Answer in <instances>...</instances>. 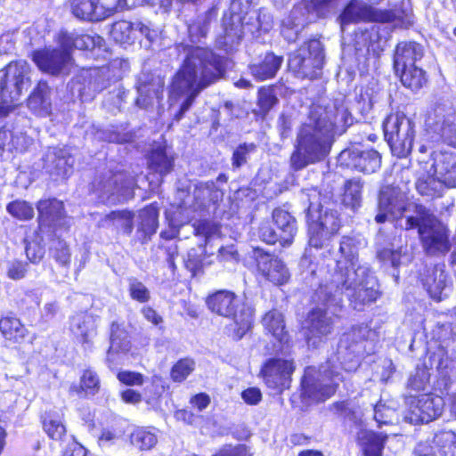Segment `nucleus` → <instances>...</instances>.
<instances>
[{"mask_svg": "<svg viewBox=\"0 0 456 456\" xmlns=\"http://www.w3.org/2000/svg\"><path fill=\"white\" fill-rule=\"evenodd\" d=\"M339 256L330 260L326 266H312L309 259L304 256L301 267L309 265L307 271L319 280V289L315 296L318 298L316 312L311 314H326L334 312L342 301L345 293L354 310L365 311V307L373 303L379 295V284L365 264L358 259V244L351 237H343L339 246Z\"/></svg>", "mask_w": 456, "mask_h": 456, "instance_id": "nucleus-1", "label": "nucleus"}, {"mask_svg": "<svg viewBox=\"0 0 456 456\" xmlns=\"http://www.w3.org/2000/svg\"><path fill=\"white\" fill-rule=\"evenodd\" d=\"M176 49L184 55V59L173 77L169 102L173 106L183 99L175 114V118L179 120L200 93L221 75L222 68L218 58L207 48L179 44Z\"/></svg>", "mask_w": 456, "mask_h": 456, "instance_id": "nucleus-2", "label": "nucleus"}, {"mask_svg": "<svg viewBox=\"0 0 456 456\" xmlns=\"http://www.w3.org/2000/svg\"><path fill=\"white\" fill-rule=\"evenodd\" d=\"M334 108L335 114L321 108L313 110L309 122L300 126L290 157L294 170H301L324 159L330 151L334 127L339 124L348 125L351 118L347 109L343 105Z\"/></svg>", "mask_w": 456, "mask_h": 456, "instance_id": "nucleus-3", "label": "nucleus"}, {"mask_svg": "<svg viewBox=\"0 0 456 456\" xmlns=\"http://www.w3.org/2000/svg\"><path fill=\"white\" fill-rule=\"evenodd\" d=\"M262 323L266 332L273 337L269 353L275 356L264 362L259 376L268 388L281 394L290 387L296 364L292 358L277 356L290 354L294 342L286 329L283 315H263Z\"/></svg>", "mask_w": 456, "mask_h": 456, "instance_id": "nucleus-4", "label": "nucleus"}, {"mask_svg": "<svg viewBox=\"0 0 456 456\" xmlns=\"http://www.w3.org/2000/svg\"><path fill=\"white\" fill-rule=\"evenodd\" d=\"M177 199L180 202L176 210L172 216L169 213L167 215L170 225L174 228H179L188 223L194 212L217 204L223 199V192L213 181L200 182L194 185L192 195L184 191H178Z\"/></svg>", "mask_w": 456, "mask_h": 456, "instance_id": "nucleus-5", "label": "nucleus"}, {"mask_svg": "<svg viewBox=\"0 0 456 456\" xmlns=\"http://www.w3.org/2000/svg\"><path fill=\"white\" fill-rule=\"evenodd\" d=\"M302 200L308 203L306 218L308 224L309 244L314 248H322L330 235L338 232L339 220L335 212L321 213L320 193L315 189L302 191Z\"/></svg>", "mask_w": 456, "mask_h": 456, "instance_id": "nucleus-6", "label": "nucleus"}, {"mask_svg": "<svg viewBox=\"0 0 456 456\" xmlns=\"http://www.w3.org/2000/svg\"><path fill=\"white\" fill-rule=\"evenodd\" d=\"M431 169L434 174H424L416 182L417 191L424 196L440 197L444 187H456V157L448 152H436Z\"/></svg>", "mask_w": 456, "mask_h": 456, "instance_id": "nucleus-7", "label": "nucleus"}, {"mask_svg": "<svg viewBox=\"0 0 456 456\" xmlns=\"http://www.w3.org/2000/svg\"><path fill=\"white\" fill-rule=\"evenodd\" d=\"M29 67L24 61L10 62L0 70V118L5 117L29 86Z\"/></svg>", "mask_w": 456, "mask_h": 456, "instance_id": "nucleus-8", "label": "nucleus"}, {"mask_svg": "<svg viewBox=\"0 0 456 456\" xmlns=\"http://www.w3.org/2000/svg\"><path fill=\"white\" fill-rule=\"evenodd\" d=\"M419 228L423 247L430 255L445 253L449 250L446 228L435 216L422 207L419 208L417 216H410L405 221V229Z\"/></svg>", "mask_w": 456, "mask_h": 456, "instance_id": "nucleus-9", "label": "nucleus"}, {"mask_svg": "<svg viewBox=\"0 0 456 456\" xmlns=\"http://www.w3.org/2000/svg\"><path fill=\"white\" fill-rule=\"evenodd\" d=\"M414 123L402 112L392 113L383 123L385 138L392 152L406 157L412 149L415 136Z\"/></svg>", "mask_w": 456, "mask_h": 456, "instance_id": "nucleus-10", "label": "nucleus"}, {"mask_svg": "<svg viewBox=\"0 0 456 456\" xmlns=\"http://www.w3.org/2000/svg\"><path fill=\"white\" fill-rule=\"evenodd\" d=\"M324 53L322 43L313 39L302 45L289 58V69L302 78L314 79L322 71Z\"/></svg>", "mask_w": 456, "mask_h": 456, "instance_id": "nucleus-11", "label": "nucleus"}, {"mask_svg": "<svg viewBox=\"0 0 456 456\" xmlns=\"http://www.w3.org/2000/svg\"><path fill=\"white\" fill-rule=\"evenodd\" d=\"M426 125L456 148V112L450 102L436 105L428 113Z\"/></svg>", "mask_w": 456, "mask_h": 456, "instance_id": "nucleus-12", "label": "nucleus"}, {"mask_svg": "<svg viewBox=\"0 0 456 456\" xmlns=\"http://www.w3.org/2000/svg\"><path fill=\"white\" fill-rule=\"evenodd\" d=\"M134 183L132 177L123 173H117L109 175L106 179L95 181L93 183V189L102 201L114 202L131 197Z\"/></svg>", "mask_w": 456, "mask_h": 456, "instance_id": "nucleus-13", "label": "nucleus"}, {"mask_svg": "<svg viewBox=\"0 0 456 456\" xmlns=\"http://www.w3.org/2000/svg\"><path fill=\"white\" fill-rule=\"evenodd\" d=\"M406 200V193L398 186H383L379 191L376 222L384 223L401 218L405 210Z\"/></svg>", "mask_w": 456, "mask_h": 456, "instance_id": "nucleus-14", "label": "nucleus"}, {"mask_svg": "<svg viewBox=\"0 0 456 456\" xmlns=\"http://www.w3.org/2000/svg\"><path fill=\"white\" fill-rule=\"evenodd\" d=\"M339 160L347 167L366 174L376 172L381 166V156L377 151L360 146L343 151Z\"/></svg>", "mask_w": 456, "mask_h": 456, "instance_id": "nucleus-15", "label": "nucleus"}, {"mask_svg": "<svg viewBox=\"0 0 456 456\" xmlns=\"http://www.w3.org/2000/svg\"><path fill=\"white\" fill-rule=\"evenodd\" d=\"M33 60L41 70L53 75L68 73L72 66L70 53L64 48L37 51Z\"/></svg>", "mask_w": 456, "mask_h": 456, "instance_id": "nucleus-16", "label": "nucleus"}, {"mask_svg": "<svg viewBox=\"0 0 456 456\" xmlns=\"http://www.w3.org/2000/svg\"><path fill=\"white\" fill-rule=\"evenodd\" d=\"M206 304L213 314H246L251 311L240 297L229 290H219L209 295Z\"/></svg>", "mask_w": 456, "mask_h": 456, "instance_id": "nucleus-17", "label": "nucleus"}, {"mask_svg": "<svg viewBox=\"0 0 456 456\" xmlns=\"http://www.w3.org/2000/svg\"><path fill=\"white\" fill-rule=\"evenodd\" d=\"M74 163V157L68 148H50L45 158V168L56 178L68 177L72 173Z\"/></svg>", "mask_w": 456, "mask_h": 456, "instance_id": "nucleus-18", "label": "nucleus"}, {"mask_svg": "<svg viewBox=\"0 0 456 456\" xmlns=\"http://www.w3.org/2000/svg\"><path fill=\"white\" fill-rule=\"evenodd\" d=\"M313 20L306 0H304L295 5L289 15L282 20L281 34L289 42H293L303 28Z\"/></svg>", "mask_w": 456, "mask_h": 456, "instance_id": "nucleus-19", "label": "nucleus"}, {"mask_svg": "<svg viewBox=\"0 0 456 456\" xmlns=\"http://www.w3.org/2000/svg\"><path fill=\"white\" fill-rule=\"evenodd\" d=\"M436 398L429 394L414 398L410 405L411 418L417 423H428L442 414V407Z\"/></svg>", "mask_w": 456, "mask_h": 456, "instance_id": "nucleus-20", "label": "nucleus"}, {"mask_svg": "<svg viewBox=\"0 0 456 456\" xmlns=\"http://www.w3.org/2000/svg\"><path fill=\"white\" fill-rule=\"evenodd\" d=\"M43 431L54 442H63L68 435L65 414L61 411L46 410L39 416Z\"/></svg>", "mask_w": 456, "mask_h": 456, "instance_id": "nucleus-21", "label": "nucleus"}, {"mask_svg": "<svg viewBox=\"0 0 456 456\" xmlns=\"http://www.w3.org/2000/svg\"><path fill=\"white\" fill-rule=\"evenodd\" d=\"M257 268L261 274L274 285L285 284L290 277L285 264L281 259L268 254L259 256Z\"/></svg>", "mask_w": 456, "mask_h": 456, "instance_id": "nucleus-22", "label": "nucleus"}, {"mask_svg": "<svg viewBox=\"0 0 456 456\" xmlns=\"http://www.w3.org/2000/svg\"><path fill=\"white\" fill-rule=\"evenodd\" d=\"M387 440V434L368 429L360 430L356 436V444L362 456H383Z\"/></svg>", "mask_w": 456, "mask_h": 456, "instance_id": "nucleus-23", "label": "nucleus"}, {"mask_svg": "<svg viewBox=\"0 0 456 456\" xmlns=\"http://www.w3.org/2000/svg\"><path fill=\"white\" fill-rule=\"evenodd\" d=\"M101 379L95 370L87 367L83 370L78 384H72L69 388V395H77L79 398L94 396L100 392Z\"/></svg>", "mask_w": 456, "mask_h": 456, "instance_id": "nucleus-24", "label": "nucleus"}, {"mask_svg": "<svg viewBox=\"0 0 456 456\" xmlns=\"http://www.w3.org/2000/svg\"><path fill=\"white\" fill-rule=\"evenodd\" d=\"M423 56V49L419 44L415 42H402L395 48L394 56V67L397 73L400 69H405L414 66L415 62Z\"/></svg>", "mask_w": 456, "mask_h": 456, "instance_id": "nucleus-25", "label": "nucleus"}, {"mask_svg": "<svg viewBox=\"0 0 456 456\" xmlns=\"http://www.w3.org/2000/svg\"><path fill=\"white\" fill-rule=\"evenodd\" d=\"M273 219L279 230L280 243L283 247L290 246L297 230L296 219L288 211L281 208L273 210Z\"/></svg>", "mask_w": 456, "mask_h": 456, "instance_id": "nucleus-26", "label": "nucleus"}, {"mask_svg": "<svg viewBox=\"0 0 456 456\" xmlns=\"http://www.w3.org/2000/svg\"><path fill=\"white\" fill-rule=\"evenodd\" d=\"M322 380L330 382L319 385L316 389V395L319 399L325 401L336 394L343 377L338 367L327 362L322 371Z\"/></svg>", "mask_w": 456, "mask_h": 456, "instance_id": "nucleus-27", "label": "nucleus"}, {"mask_svg": "<svg viewBox=\"0 0 456 456\" xmlns=\"http://www.w3.org/2000/svg\"><path fill=\"white\" fill-rule=\"evenodd\" d=\"M423 286L430 297L437 301L442 299V295H446L449 290L447 274L441 267H434L423 279Z\"/></svg>", "mask_w": 456, "mask_h": 456, "instance_id": "nucleus-28", "label": "nucleus"}, {"mask_svg": "<svg viewBox=\"0 0 456 456\" xmlns=\"http://www.w3.org/2000/svg\"><path fill=\"white\" fill-rule=\"evenodd\" d=\"M282 61L281 56L274 55L273 53H266L259 63L250 66L251 74L260 81L273 78L280 69Z\"/></svg>", "mask_w": 456, "mask_h": 456, "instance_id": "nucleus-29", "label": "nucleus"}, {"mask_svg": "<svg viewBox=\"0 0 456 456\" xmlns=\"http://www.w3.org/2000/svg\"><path fill=\"white\" fill-rule=\"evenodd\" d=\"M103 41V38L97 35L65 33L62 37L61 45L67 51L71 47L79 50H91L95 47H101Z\"/></svg>", "mask_w": 456, "mask_h": 456, "instance_id": "nucleus-30", "label": "nucleus"}, {"mask_svg": "<svg viewBox=\"0 0 456 456\" xmlns=\"http://www.w3.org/2000/svg\"><path fill=\"white\" fill-rule=\"evenodd\" d=\"M370 15L371 8L369 5L358 0H352L339 17L341 28L344 30L350 23L369 20Z\"/></svg>", "mask_w": 456, "mask_h": 456, "instance_id": "nucleus-31", "label": "nucleus"}, {"mask_svg": "<svg viewBox=\"0 0 456 456\" xmlns=\"http://www.w3.org/2000/svg\"><path fill=\"white\" fill-rule=\"evenodd\" d=\"M130 444L140 452H148L158 444V436L151 427H135L129 435Z\"/></svg>", "mask_w": 456, "mask_h": 456, "instance_id": "nucleus-32", "label": "nucleus"}, {"mask_svg": "<svg viewBox=\"0 0 456 456\" xmlns=\"http://www.w3.org/2000/svg\"><path fill=\"white\" fill-rule=\"evenodd\" d=\"M0 332L6 340L12 342H20L28 335L25 325L15 315H4L0 318Z\"/></svg>", "mask_w": 456, "mask_h": 456, "instance_id": "nucleus-33", "label": "nucleus"}, {"mask_svg": "<svg viewBox=\"0 0 456 456\" xmlns=\"http://www.w3.org/2000/svg\"><path fill=\"white\" fill-rule=\"evenodd\" d=\"M370 333L371 330L366 326L352 327L343 334L340 342L346 350L360 353L362 349H364V344L369 339Z\"/></svg>", "mask_w": 456, "mask_h": 456, "instance_id": "nucleus-34", "label": "nucleus"}, {"mask_svg": "<svg viewBox=\"0 0 456 456\" xmlns=\"http://www.w3.org/2000/svg\"><path fill=\"white\" fill-rule=\"evenodd\" d=\"M71 9L73 14L81 20L98 21L105 19L104 11L96 0H72Z\"/></svg>", "mask_w": 456, "mask_h": 456, "instance_id": "nucleus-35", "label": "nucleus"}, {"mask_svg": "<svg viewBox=\"0 0 456 456\" xmlns=\"http://www.w3.org/2000/svg\"><path fill=\"white\" fill-rule=\"evenodd\" d=\"M37 210L39 219L49 224H57L65 217L63 203L56 199L40 200Z\"/></svg>", "mask_w": 456, "mask_h": 456, "instance_id": "nucleus-36", "label": "nucleus"}, {"mask_svg": "<svg viewBox=\"0 0 456 456\" xmlns=\"http://www.w3.org/2000/svg\"><path fill=\"white\" fill-rule=\"evenodd\" d=\"M327 315H306L301 329L305 330L307 341L327 335L331 330V323Z\"/></svg>", "mask_w": 456, "mask_h": 456, "instance_id": "nucleus-37", "label": "nucleus"}, {"mask_svg": "<svg viewBox=\"0 0 456 456\" xmlns=\"http://www.w3.org/2000/svg\"><path fill=\"white\" fill-rule=\"evenodd\" d=\"M110 345L109 353H127L131 349L130 336L119 323L113 322L110 327Z\"/></svg>", "mask_w": 456, "mask_h": 456, "instance_id": "nucleus-38", "label": "nucleus"}, {"mask_svg": "<svg viewBox=\"0 0 456 456\" xmlns=\"http://www.w3.org/2000/svg\"><path fill=\"white\" fill-rule=\"evenodd\" d=\"M48 86L40 81L28 100V105L33 111L42 114L48 113L50 103L48 99Z\"/></svg>", "mask_w": 456, "mask_h": 456, "instance_id": "nucleus-39", "label": "nucleus"}, {"mask_svg": "<svg viewBox=\"0 0 456 456\" xmlns=\"http://www.w3.org/2000/svg\"><path fill=\"white\" fill-rule=\"evenodd\" d=\"M403 85L411 90L420 89L426 83L425 71L416 65L399 70Z\"/></svg>", "mask_w": 456, "mask_h": 456, "instance_id": "nucleus-40", "label": "nucleus"}, {"mask_svg": "<svg viewBox=\"0 0 456 456\" xmlns=\"http://www.w3.org/2000/svg\"><path fill=\"white\" fill-rule=\"evenodd\" d=\"M139 218L141 219L139 230L145 236H151L156 232L159 224V209L154 204H151L140 210Z\"/></svg>", "mask_w": 456, "mask_h": 456, "instance_id": "nucleus-41", "label": "nucleus"}, {"mask_svg": "<svg viewBox=\"0 0 456 456\" xmlns=\"http://www.w3.org/2000/svg\"><path fill=\"white\" fill-rule=\"evenodd\" d=\"M111 37L120 44H130L136 38L134 23L118 20L112 25Z\"/></svg>", "mask_w": 456, "mask_h": 456, "instance_id": "nucleus-42", "label": "nucleus"}, {"mask_svg": "<svg viewBox=\"0 0 456 456\" xmlns=\"http://www.w3.org/2000/svg\"><path fill=\"white\" fill-rule=\"evenodd\" d=\"M149 167L151 170L166 175L169 173L173 167V160L166 154L161 148L153 150L149 158Z\"/></svg>", "mask_w": 456, "mask_h": 456, "instance_id": "nucleus-43", "label": "nucleus"}, {"mask_svg": "<svg viewBox=\"0 0 456 456\" xmlns=\"http://www.w3.org/2000/svg\"><path fill=\"white\" fill-rule=\"evenodd\" d=\"M233 322L227 327L228 334L234 341L241 339L252 328L251 315H232Z\"/></svg>", "mask_w": 456, "mask_h": 456, "instance_id": "nucleus-44", "label": "nucleus"}, {"mask_svg": "<svg viewBox=\"0 0 456 456\" xmlns=\"http://www.w3.org/2000/svg\"><path fill=\"white\" fill-rule=\"evenodd\" d=\"M133 217L134 214L127 210L112 211L105 216L102 222L121 227L124 232L130 234L134 229Z\"/></svg>", "mask_w": 456, "mask_h": 456, "instance_id": "nucleus-45", "label": "nucleus"}, {"mask_svg": "<svg viewBox=\"0 0 456 456\" xmlns=\"http://www.w3.org/2000/svg\"><path fill=\"white\" fill-rule=\"evenodd\" d=\"M362 183L359 179L348 180L345 184L343 203L352 208L360 205Z\"/></svg>", "mask_w": 456, "mask_h": 456, "instance_id": "nucleus-46", "label": "nucleus"}, {"mask_svg": "<svg viewBox=\"0 0 456 456\" xmlns=\"http://www.w3.org/2000/svg\"><path fill=\"white\" fill-rule=\"evenodd\" d=\"M195 362L190 357L179 359L170 370V379L176 383L184 381L194 370Z\"/></svg>", "mask_w": 456, "mask_h": 456, "instance_id": "nucleus-47", "label": "nucleus"}, {"mask_svg": "<svg viewBox=\"0 0 456 456\" xmlns=\"http://www.w3.org/2000/svg\"><path fill=\"white\" fill-rule=\"evenodd\" d=\"M216 16V11L210 10L204 14V16L199 17L195 22L189 25L188 31L192 41L199 40L207 35L208 31V26L213 18Z\"/></svg>", "mask_w": 456, "mask_h": 456, "instance_id": "nucleus-48", "label": "nucleus"}, {"mask_svg": "<svg viewBox=\"0 0 456 456\" xmlns=\"http://www.w3.org/2000/svg\"><path fill=\"white\" fill-rule=\"evenodd\" d=\"M313 19L324 17L338 7V0H306Z\"/></svg>", "mask_w": 456, "mask_h": 456, "instance_id": "nucleus-49", "label": "nucleus"}, {"mask_svg": "<svg viewBox=\"0 0 456 456\" xmlns=\"http://www.w3.org/2000/svg\"><path fill=\"white\" fill-rule=\"evenodd\" d=\"M6 209L10 215L19 220H29L34 216L33 208L24 200H15L9 203Z\"/></svg>", "mask_w": 456, "mask_h": 456, "instance_id": "nucleus-50", "label": "nucleus"}, {"mask_svg": "<svg viewBox=\"0 0 456 456\" xmlns=\"http://www.w3.org/2000/svg\"><path fill=\"white\" fill-rule=\"evenodd\" d=\"M232 23L228 27L225 23L224 26V44L232 46L234 44L240 42L243 37L242 24L240 18L231 17Z\"/></svg>", "mask_w": 456, "mask_h": 456, "instance_id": "nucleus-51", "label": "nucleus"}, {"mask_svg": "<svg viewBox=\"0 0 456 456\" xmlns=\"http://www.w3.org/2000/svg\"><path fill=\"white\" fill-rule=\"evenodd\" d=\"M278 102L272 87H261L258 91L257 103L261 112L265 115Z\"/></svg>", "mask_w": 456, "mask_h": 456, "instance_id": "nucleus-52", "label": "nucleus"}, {"mask_svg": "<svg viewBox=\"0 0 456 456\" xmlns=\"http://www.w3.org/2000/svg\"><path fill=\"white\" fill-rule=\"evenodd\" d=\"M125 435V429L118 421H113L110 425L103 428L99 436L100 443H110Z\"/></svg>", "mask_w": 456, "mask_h": 456, "instance_id": "nucleus-53", "label": "nucleus"}, {"mask_svg": "<svg viewBox=\"0 0 456 456\" xmlns=\"http://www.w3.org/2000/svg\"><path fill=\"white\" fill-rule=\"evenodd\" d=\"M194 232L198 236L204 237L208 243L211 239L219 236L220 227L212 222L204 221L194 225Z\"/></svg>", "mask_w": 456, "mask_h": 456, "instance_id": "nucleus-54", "label": "nucleus"}, {"mask_svg": "<svg viewBox=\"0 0 456 456\" xmlns=\"http://www.w3.org/2000/svg\"><path fill=\"white\" fill-rule=\"evenodd\" d=\"M378 257L383 263L390 264L394 267H398L403 263L402 258L409 260L405 254H402L401 248L399 250L384 248L378 253Z\"/></svg>", "mask_w": 456, "mask_h": 456, "instance_id": "nucleus-55", "label": "nucleus"}, {"mask_svg": "<svg viewBox=\"0 0 456 456\" xmlns=\"http://www.w3.org/2000/svg\"><path fill=\"white\" fill-rule=\"evenodd\" d=\"M256 149L254 143L240 144L233 152L232 165L236 167H241L247 162L248 157Z\"/></svg>", "mask_w": 456, "mask_h": 456, "instance_id": "nucleus-56", "label": "nucleus"}, {"mask_svg": "<svg viewBox=\"0 0 456 456\" xmlns=\"http://www.w3.org/2000/svg\"><path fill=\"white\" fill-rule=\"evenodd\" d=\"M87 450L82 445L75 437V436H70V440L67 443V444L61 449V456H86Z\"/></svg>", "mask_w": 456, "mask_h": 456, "instance_id": "nucleus-57", "label": "nucleus"}, {"mask_svg": "<svg viewBox=\"0 0 456 456\" xmlns=\"http://www.w3.org/2000/svg\"><path fill=\"white\" fill-rule=\"evenodd\" d=\"M213 456H251L247 445L240 444L236 445L225 444L222 446Z\"/></svg>", "mask_w": 456, "mask_h": 456, "instance_id": "nucleus-58", "label": "nucleus"}, {"mask_svg": "<svg viewBox=\"0 0 456 456\" xmlns=\"http://www.w3.org/2000/svg\"><path fill=\"white\" fill-rule=\"evenodd\" d=\"M118 379L126 386H142L144 377L142 373L131 370H122L117 375Z\"/></svg>", "mask_w": 456, "mask_h": 456, "instance_id": "nucleus-59", "label": "nucleus"}, {"mask_svg": "<svg viewBox=\"0 0 456 456\" xmlns=\"http://www.w3.org/2000/svg\"><path fill=\"white\" fill-rule=\"evenodd\" d=\"M129 291L133 299L146 302L150 298V291L141 281L134 280L129 284Z\"/></svg>", "mask_w": 456, "mask_h": 456, "instance_id": "nucleus-60", "label": "nucleus"}, {"mask_svg": "<svg viewBox=\"0 0 456 456\" xmlns=\"http://www.w3.org/2000/svg\"><path fill=\"white\" fill-rule=\"evenodd\" d=\"M330 410L334 413L344 419H353L354 417V411L350 407V403L347 400L336 401L330 405Z\"/></svg>", "mask_w": 456, "mask_h": 456, "instance_id": "nucleus-61", "label": "nucleus"}, {"mask_svg": "<svg viewBox=\"0 0 456 456\" xmlns=\"http://www.w3.org/2000/svg\"><path fill=\"white\" fill-rule=\"evenodd\" d=\"M32 142L33 140L30 137L27 136L25 134H13V138L12 140L10 151H25L32 144Z\"/></svg>", "mask_w": 456, "mask_h": 456, "instance_id": "nucleus-62", "label": "nucleus"}, {"mask_svg": "<svg viewBox=\"0 0 456 456\" xmlns=\"http://www.w3.org/2000/svg\"><path fill=\"white\" fill-rule=\"evenodd\" d=\"M259 236L261 240L268 244H274L280 241V233L268 224L264 223L259 228Z\"/></svg>", "mask_w": 456, "mask_h": 456, "instance_id": "nucleus-63", "label": "nucleus"}, {"mask_svg": "<svg viewBox=\"0 0 456 456\" xmlns=\"http://www.w3.org/2000/svg\"><path fill=\"white\" fill-rule=\"evenodd\" d=\"M27 273V264L20 261H13L9 264L7 276L12 280H20Z\"/></svg>", "mask_w": 456, "mask_h": 456, "instance_id": "nucleus-64", "label": "nucleus"}]
</instances>
